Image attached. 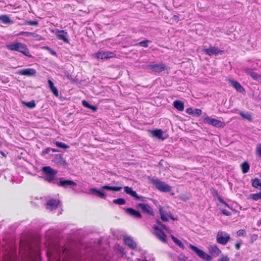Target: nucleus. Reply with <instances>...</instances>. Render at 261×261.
Masks as SVG:
<instances>
[{
	"label": "nucleus",
	"instance_id": "f257e3e1",
	"mask_svg": "<svg viewBox=\"0 0 261 261\" xmlns=\"http://www.w3.org/2000/svg\"><path fill=\"white\" fill-rule=\"evenodd\" d=\"M7 48L11 51H17L23 54L24 55L31 57V55L27 45L21 42H14L6 45Z\"/></svg>",
	"mask_w": 261,
	"mask_h": 261
},
{
	"label": "nucleus",
	"instance_id": "f03ea898",
	"mask_svg": "<svg viewBox=\"0 0 261 261\" xmlns=\"http://www.w3.org/2000/svg\"><path fill=\"white\" fill-rule=\"evenodd\" d=\"M42 171L45 175V180L48 182H51L55 179V176L58 173L57 170L53 169L50 166L43 167Z\"/></svg>",
	"mask_w": 261,
	"mask_h": 261
},
{
	"label": "nucleus",
	"instance_id": "7ed1b4c3",
	"mask_svg": "<svg viewBox=\"0 0 261 261\" xmlns=\"http://www.w3.org/2000/svg\"><path fill=\"white\" fill-rule=\"evenodd\" d=\"M152 183L155 186L156 189L161 192H170L172 189L170 186L158 179L153 180Z\"/></svg>",
	"mask_w": 261,
	"mask_h": 261
},
{
	"label": "nucleus",
	"instance_id": "20e7f679",
	"mask_svg": "<svg viewBox=\"0 0 261 261\" xmlns=\"http://www.w3.org/2000/svg\"><path fill=\"white\" fill-rule=\"evenodd\" d=\"M189 248L192 250L200 258L209 261L211 259L212 257L209 254H207L206 252L203 251V250L199 249L196 246L193 245L192 244H190L189 246Z\"/></svg>",
	"mask_w": 261,
	"mask_h": 261
},
{
	"label": "nucleus",
	"instance_id": "39448f33",
	"mask_svg": "<svg viewBox=\"0 0 261 261\" xmlns=\"http://www.w3.org/2000/svg\"><path fill=\"white\" fill-rule=\"evenodd\" d=\"M216 239L218 243L225 245L229 241L230 238L229 234L226 232L219 231L217 234Z\"/></svg>",
	"mask_w": 261,
	"mask_h": 261
},
{
	"label": "nucleus",
	"instance_id": "423d86ee",
	"mask_svg": "<svg viewBox=\"0 0 261 261\" xmlns=\"http://www.w3.org/2000/svg\"><path fill=\"white\" fill-rule=\"evenodd\" d=\"M204 121L206 123L218 128H222L225 125L224 123L220 120L211 118L208 116L205 117Z\"/></svg>",
	"mask_w": 261,
	"mask_h": 261
},
{
	"label": "nucleus",
	"instance_id": "0eeeda50",
	"mask_svg": "<svg viewBox=\"0 0 261 261\" xmlns=\"http://www.w3.org/2000/svg\"><path fill=\"white\" fill-rule=\"evenodd\" d=\"M115 54L112 52L98 51L95 54V56L98 59H107L114 57Z\"/></svg>",
	"mask_w": 261,
	"mask_h": 261
},
{
	"label": "nucleus",
	"instance_id": "6e6552de",
	"mask_svg": "<svg viewBox=\"0 0 261 261\" xmlns=\"http://www.w3.org/2000/svg\"><path fill=\"white\" fill-rule=\"evenodd\" d=\"M147 67L153 72L160 73L166 69V65L163 63L158 64H149Z\"/></svg>",
	"mask_w": 261,
	"mask_h": 261
},
{
	"label": "nucleus",
	"instance_id": "1a4fd4ad",
	"mask_svg": "<svg viewBox=\"0 0 261 261\" xmlns=\"http://www.w3.org/2000/svg\"><path fill=\"white\" fill-rule=\"evenodd\" d=\"M20 75H25L27 76H35L36 74V71L33 68H27L20 70L18 71Z\"/></svg>",
	"mask_w": 261,
	"mask_h": 261
},
{
	"label": "nucleus",
	"instance_id": "9d476101",
	"mask_svg": "<svg viewBox=\"0 0 261 261\" xmlns=\"http://www.w3.org/2000/svg\"><path fill=\"white\" fill-rule=\"evenodd\" d=\"M203 51L209 56L217 55L223 52L222 50L214 46H210L207 48L204 49Z\"/></svg>",
	"mask_w": 261,
	"mask_h": 261
},
{
	"label": "nucleus",
	"instance_id": "9b49d317",
	"mask_svg": "<svg viewBox=\"0 0 261 261\" xmlns=\"http://www.w3.org/2000/svg\"><path fill=\"white\" fill-rule=\"evenodd\" d=\"M228 81L230 83L231 85L237 91L240 93H244L245 92V89L237 81L232 79H228Z\"/></svg>",
	"mask_w": 261,
	"mask_h": 261
},
{
	"label": "nucleus",
	"instance_id": "f8f14e48",
	"mask_svg": "<svg viewBox=\"0 0 261 261\" xmlns=\"http://www.w3.org/2000/svg\"><path fill=\"white\" fill-rule=\"evenodd\" d=\"M138 206L140 207L144 213H147L151 216L154 215L151 207L148 204L141 203L138 204Z\"/></svg>",
	"mask_w": 261,
	"mask_h": 261
},
{
	"label": "nucleus",
	"instance_id": "ddd939ff",
	"mask_svg": "<svg viewBox=\"0 0 261 261\" xmlns=\"http://www.w3.org/2000/svg\"><path fill=\"white\" fill-rule=\"evenodd\" d=\"M53 161L59 165L66 166L67 165L66 161L60 154H56L53 160Z\"/></svg>",
	"mask_w": 261,
	"mask_h": 261
},
{
	"label": "nucleus",
	"instance_id": "4468645a",
	"mask_svg": "<svg viewBox=\"0 0 261 261\" xmlns=\"http://www.w3.org/2000/svg\"><path fill=\"white\" fill-rule=\"evenodd\" d=\"M56 35L59 39L62 40L66 43L69 42L67 33L65 30H57Z\"/></svg>",
	"mask_w": 261,
	"mask_h": 261
},
{
	"label": "nucleus",
	"instance_id": "2eb2a0df",
	"mask_svg": "<svg viewBox=\"0 0 261 261\" xmlns=\"http://www.w3.org/2000/svg\"><path fill=\"white\" fill-rule=\"evenodd\" d=\"M169 211H166L164 207L160 206L159 207V213L161 215V219L165 222H168L169 219L167 217L169 215Z\"/></svg>",
	"mask_w": 261,
	"mask_h": 261
},
{
	"label": "nucleus",
	"instance_id": "dca6fc26",
	"mask_svg": "<svg viewBox=\"0 0 261 261\" xmlns=\"http://www.w3.org/2000/svg\"><path fill=\"white\" fill-rule=\"evenodd\" d=\"M59 201L55 199H51L48 201L46 205V208L51 211L55 210L59 203Z\"/></svg>",
	"mask_w": 261,
	"mask_h": 261
},
{
	"label": "nucleus",
	"instance_id": "f3484780",
	"mask_svg": "<svg viewBox=\"0 0 261 261\" xmlns=\"http://www.w3.org/2000/svg\"><path fill=\"white\" fill-rule=\"evenodd\" d=\"M59 180V182L58 184L59 186L66 187L67 186H76L77 185L76 183L70 180H63L62 178H60Z\"/></svg>",
	"mask_w": 261,
	"mask_h": 261
},
{
	"label": "nucleus",
	"instance_id": "a211bd4d",
	"mask_svg": "<svg viewBox=\"0 0 261 261\" xmlns=\"http://www.w3.org/2000/svg\"><path fill=\"white\" fill-rule=\"evenodd\" d=\"M124 241L125 244L132 249H135L137 247L136 243L130 237H125L124 239Z\"/></svg>",
	"mask_w": 261,
	"mask_h": 261
},
{
	"label": "nucleus",
	"instance_id": "6ab92c4d",
	"mask_svg": "<svg viewBox=\"0 0 261 261\" xmlns=\"http://www.w3.org/2000/svg\"><path fill=\"white\" fill-rule=\"evenodd\" d=\"M154 233L156 238L162 242L164 243L167 242V236L162 230L158 231H155Z\"/></svg>",
	"mask_w": 261,
	"mask_h": 261
},
{
	"label": "nucleus",
	"instance_id": "aec40b11",
	"mask_svg": "<svg viewBox=\"0 0 261 261\" xmlns=\"http://www.w3.org/2000/svg\"><path fill=\"white\" fill-rule=\"evenodd\" d=\"M124 191L126 193L131 195L132 197L135 198L136 199H139L140 197L137 195V193L133 190L130 187L126 186L124 187Z\"/></svg>",
	"mask_w": 261,
	"mask_h": 261
},
{
	"label": "nucleus",
	"instance_id": "412c9836",
	"mask_svg": "<svg viewBox=\"0 0 261 261\" xmlns=\"http://www.w3.org/2000/svg\"><path fill=\"white\" fill-rule=\"evenodd\" d=\"M126 212L130 216L137 218H141L142 217L141 214L138 211H136L135 210L132 208H127L126 210Z\"/></svg>",
	"mask_w": 261,
	"mask_h": 261
},
{
	"label": "nucleus",
	"instance_id": "4be33fe9",
	"mask_svg": "<svg viewBox=\"0 0 261 261\" xmlns=\"http://www.w3.org/2000/svg\"><path fill=\"white\" fill-rule=\"evenodd\" d=\"M246 73L250 75L254 80L259 82L261 81V76L256 72H253L251 69H247Z\"/></svg>",
	"mask_w": 261,
	"mask_h": 261
},
{
	"label": "nucleus",
	"instance_id": "5701e85b",
	"mask_svg": "<svg viewBox=\"0 0 261 261\" xmlns=\"http://www.w3.org/2000/svg\"><path fill=\"white\" fill-rule=\"evenodd\" d=\"M48 261H60L59 258H57L58 253H54L51 251L47 252Z\"/></svg>",
	"mask_w": 261,
	"mask_h": 261
},
{
	"label": "nucleus",
	"instance_id": "b1692460",
	"mask_svg": "<svg viewBox=\"0 0 261 261\" xmlns=\"http://www.w3.org/2000/svg\"><path fill=\"white\" fill-rule=\"evenodd\" d=\"M211 254L214 256H218L221 252V250L216 246H212L209 248Z\"/></svg>",
	"mask_w": 261,
	"mask_h": 261
},
{
	"label": "nucleus",
	"instance_id": "393cba45",
	"mask_svg": "<svg viewBox=\"0 0 261 261\" xmlns=\"http://www.w3.org/2000/svg\"><path fill=\"white\" fill-rule=\"evenodd\" d=\"M174 107L178 111H182L184 109V105L182 102L180 100H176L173 102Z\"/></svg>",
	"mask_w": 261,
	"mask_h": 261
},
{
	"label": "nucleus",
	"instance_id": "a878e982",
	"mask_svg": "<svg viewBox=\"0 0 261 261\" xmlns=\"http://www.w3.org/2000/svg\"><path fill=\"white\" fill-rule=\"evenodd\" d=\"M90 191L92 193L96 194L100 198L105 199L106 197V194L104 192L99 191L96 188H91Z\"/></svg>",
	"mask_w": 261,
	"mask_h": 261
},
{
	"label": "nucleus",
	"instance_id": "bb28decb",
	"mask_svg": "<svg viewBox=\"0 0 261 261\" xmlns=\"http://www.w3.org/2000/svg\"><path fill=\"white\" fill-rule=\"evenodd\" d=\"M151 134L153 137L158 139H162L163 131L161 129H155L151 131Z\"/></svg>",
	"mask_w": 261,
	"mask_h": 261
},
{
	"label": "nucleus",
	"instance_id": "cd10ccee",
	"mask_svg": "<svg viewBox=\"0 0 261 261\" xmlns=\"http://www.w3.org/2000/svg\"><path fill=\"white\" fill-rule=\"evenodd\" d=\"M101 188L103 190H111L114 191H119L122 189L121 187H112L109 186H103Z\"/></svg>",
	"mask_w": 261,
	"mask_h": 261
},
{
	"label": "nucleus",
	"instance_id": "c85d7f7f",
	"mask_svg": "<svg viewBox=\"0 0 261 261\" xmlns=\"http://www.w3.org/2000/svg\"><path fill=\"white\" fill-rule=\"evenodd\" d=\"M241 169L243 173H247L250 168V165L247 162H243L241 165Z\"/></svg>",
	"mask_w": 261,
	"mask_h": 261
},
{
	"label": "nucleus",
	"instance_id": "c756f323",
	"mask_svg": "<svg viewBox=\"0 0 261 261\" xmlns=\"http://www.w3.org/2000/svg\"><path fill=\"white\" fill-rule=\"evenodd\" d=\"M0 20L5 24H9L12 23V20L10 19L9 17L7 15H3L0 16Z\"/></svg>",
	"mask_w": 261,
	"mask_h": 261
},
{
	"label": "nucleus",
	"instance_id": "7c9ffc66",
	"mask_svg": "<svg viewBox=\"0 0 261 261\" xmlns=\"http://www.w3.org/2000/svg\"><path fill=\"white\" fill-rule=\"evenodd\" d=\"M252 186L254 188H255L257 189H260L261 188L260 180L257 178H255L254 179H252Z\"/></svg>",
	"mask_w": 261,
	"mask_h": 261
},
{
	"label": "nucleus",
	"instance_id": "2f4dec72",
	"mask_svg": "<svg viewBox=\"0 0 261 261\" xmlns=\"http://www.w3.org/2000/svg\"><path fill=\"white\" fill-rule=\"evenodd\" d=\"M171 238L172 240V241L174 242V243L178 246L180 248L184 249V246L182 242L179 240L178 239H177L176 237H175L173 235H171Z\"/></svg>",
	"mask_w": 261,
	"mask_h": 261
},
{
	"label": "nucleus",
	"instance_id": "473e14b6",
	"mask_svg": "<svg viewBox=\"0 0 261 261\" xmlns=\"http://www.w3.org/2000/svg\"><path fill=\"white\" fill-rule=\"evenodd\" d=\"M23 104L29 108L32 109L35 107L36 103L34 100L29 102H23Z\"/></svg>",
	"mask_w": 261,
	"mask_h": 261
},
{
	"label": "nucleus",
	"instance_id": "72a5a7b5",
	"mask_svg": "<svg viewBox=\"0 0 261 261\" xmlns=\"http://www.w3.org/2000/svg\"><path fill=\"white\" fill-rule=\"evenodd\" d=\"M240 114L244 119H247L249 121L252 120V116L249 113H244V112H241Z\"/></svg>",
	"mask_w": 261,
	"mask_h": 261
},
{
	"label": "nucleus",
	"instance_id": "f704fd0d",
	"mask_svg": "<svg viewBox=\"0 0 261 261\" xmlns=\"http://www.w3.org/2000/svg\"><path fill=\"white\" fill-rule=\"evenodd\" d=\"M113 202L119 205H123L125 203V200L123 198H118L114 199Z\"/></svg>",
	"mask_w": 261,
	"mask_h": 261
},
{
	"label": "nucleus",
	"instance_id": "c9c22d12",
	"mask_svg": "<svg viewBox=\"0 0 261 261\" xmlns=\"http://www.w3.org/2000/svg\"><path fill=\"white\" fill-rule=\"evenodd\" d=\"M251 198L255 201L261 199V191L258 193L252 194L251 195Z\"/></svg>",
	"mask_w": 261,
	"mask_h": 261
},
{
	"label": "nucleus",
	"instance_id": "e433bc0d",
	"mask_svg": "<svg viewBox=\"0 0 261 261\" xmlns=\"http://www.w3.org/2000/svg\"><path fill=\"white\" fill-rule=\"evenodd\" d=\"M55 144L57 147H58L59 148H64V149H67V148H69L68 145L65 144V143L61 142H56L55 143Z\"/></svg>",
	"mask_w": 261,
	"mask_h": 261
},
{
	"label": "nucleus",
	"instance_id": "4c0bfd02",
	"mask_svg": "<svg viewBox=\"0 0 261 261\" xmlns=\"http://www.w3.org/2000/svg\"><path fill=\"white\" fill-rule=\"evenodd\" d=\"M24 25H31L37 26L38 25V21L37 20L34 21H25L23 23Z\"/></svg>",
	"mask_w": 261,
	"mask_h": 261
},
{
	"label": "nucleus",
	"instance_id": "58836bf2",
	"mask_svg": "<svg viewBox=\"0 0 261 261\" xmlns=\"http://www.w3.org/2000/svg\"><path fill=\"white\" fill-rule=\"evenodd\" d=\"M31 36L35 38L37 40H41L43 39V37L41 36L34 33H31Z\"/></svg>",
	"mask_w": 261,
	"mask_h": 261
},
{
	"label": "nucleus",
	"instance_id": "ea45409f",
	"mask_svg": "<svg viewBox=\"0 0 261 261\" xmlns=\"http://www.w3.org/2000/svg\"><path fill=\"white\" fill-rule=\"evenodd\" d=\"M256 154L258 156L261 157V144L257 145L256 148Z\"/></svg>",
	"mask_w": 261,
	"mask_h": 261
},
{
	"label": "nucleus",
	"instance_id": "a19ab883",
	"mask_svg": "<svg viewBox=\"0 0 261 261\" xmlns=\"http://www.w3.org/2000/svg\"><path fill=\"white\" fill-rule=\"evenodd\" d=\"M179 198L184 201H188V200L190 199V197L186 194H182V195H180L179 196Z\"/></svg>",
	"mask_w": 261,
	"mask_h": 261
},
{
	"label": "nucleus",
	"instance_id": "79ce46f5",
	"mask_svg": "<svg viewBox=\"0 0 261 261\" xmlns=\"http://www.w3.org/2000/svg\"><path fill=\"white\" fill-rule=\"evenodd\" d=\"M202 113V111L200 109H196L194 110L193 116H199Z\"/></svg>",
	"mask_w": 261,
	"mask_h": 261
},
{
	"label": "nucleus",
	"instance_id": "37998d69",
	"mask_svg": "<svg viewBox=\"0 0 261 261\" xmlns=\"http://www.w3.org/2000/svg\"><path fill=\"white\" fill-rule=\"evenodd\" d=\"M150 42L149 40H144L140 42L138 44L140 45L141 46H143L145 47H147L148 46V43Z\"/></svg>",
	"mask_w": 261,
	"mask_h": 261
},
{
	"label": "nucleus",
	"instance_id": "c03bdc74",
	"mask_svg": "<svg viewBox=\"0 0 261 261\" xmlns=\"http://www.w3.org/2000/svg\"><path fill=\"white\" fill-rule=\"evenodd\" d=\"M237 234L238 236L240 237L245 236L246 233L245 230L240 229L237 232Z\"/></svg>",
	"mask_w": 261,
	"mask_h": 261
},
{
	"label": "nucleus",
	"instance_id": "a18cd8bd",
	"mask_svg": "<svg viewBox=\"0 0 261 261\" xmlns=\"http://www.w3.org/2000/svg\"><path fill=\"white\" fill-rule=\"evenodd\" d=\"M31 32H20L18 34H17V36L19 35H25L26 36L29 37L31 36Z\"/></svg>",
	"mask_w": 261,
	"mask_h": 261
},
{
	"label": "nucleus",
	"instance_id": "49530a36",
	"mask_svg": "<svg viewBox=\"0 0 261 261\" xmlns=\"http://www.w3.org/2000/svg\"><path fill=\"white\" fill-rule=\"evenodd\" d=\"M218 261H229V258L227 255H222Z\"/></svg>",
	"mask_w": 261,
	"mask_h": 261
},
{
	"label": "nucleus",
	"instance_id": "de8ad7c7",
	"mask_svg": "<svg viewBox=\"0 0 261 261\" xmlns=\"http://www.w3.org/2000/svg\"><path fill=\"white\" fill-rule=\"evenodd\" d=\"M51 91L56 96L58 97L59 96L58 90L55 87L51 89Z\"/></svg>",
	"mask_w": 261,
	"mask_h": 261
},
{
	"label": "nucleus",
	"instance_id": "09e8293b",
	"mask_svg": "<svg viewBox=\"0 0 261 261\" xmlns=\"http://www.w3.org/2000/svg\"><path fill=\"white\" fill-rule=\"evenodd\" d=\"M212 193L213 196L215 197H217V199L218 198V197H220V196L219 195L217 191H216V190L213 189Z\"/></svg>",
	"mask_w": 261,
	"mask_h": 261
},
{
	"label": "nucleus",
	"instance_id": "8fccbe9b",
	"mask_svg": "<svg viewBox=\"0 0 261 261\" xmlns=\"http://www.w3.org/2000/svg\"><path fill=\"white\" fill-rule=\"evenodd\" d=\"M221 213L223 215H224L225 216H230V215H231V213L229 211H227L226 210H221Z\"/></svg>",
	"mask_w": 261,
	"mask_h": 261
},
{
	"label": "nucleus",
	"instance_id": "3c124183",
	"mask_svg": "<svg viewBox=\"0 0 261 261\" xmlns=\"http://www.w3.org/2000/svg\"><path fill=\"white\" fill-rule=\"evenodd\" d=\"M82 105L86 108H90L91 105L86 100H84L82 101Z\"/></svg>",
	"mask_w": 261,
	"mask_h": 261
},
{
	"label": "nucleus",
	"instance_id": "603ef678",
	"mask_svg": "<svg viewBox=\"0 0 261 261\" xmlns=\"http://www.w3.org/2000/svg\"><path fill=\"white\" fill-rule=\"evenodd\" d=\"M186 112H187L188 114L193 115V114H194V110L192 109V108H189L187 109V110H186Z\"/></svg>",
	"mask_w": 261,
	"mask_h": 261
},
{
	"label": "nucleus",
	"instance_id": "864d4df0",
	"mask_svg": "<svg viewBox=\"0 0 261 261\" xmlns=\"http://www.w3.org/2000/svg\"><path fill=\"white\" fill-rule=\"evenodd\" d=\"M161 226L167 232H171V230L169 228H168L165 225L162 224Z\"/></svg>",
	"mask_w": 261,
	"mask_h": 261
},
{
	"label": "nucleus",
	"instance_id": "5fc2aeb1",
	"mask_svg": "<svg viewBox=\"0 0 261 261\" xmlns=\"http://www.w3.org/2000/svg\"><path fill=\"white\" fill-rule=\"evenodd\" d=\"M48 83L49 87L50 89V90L55 87L54 83L51 80H48Z\"/></svg>",
	"mask_w": 261,
	"mask_h": 261
},
{
	"label": "nucleus",
	"instance_id": "6e6d98bb",
	"mask_svg": "<svg viewBox=\"0 0 261 261\" xmlns=\"http://www.w3.org/2000/svg\"><path fill=\"white\" fill-rule=\"evenodd\" d=\"M50 150H51V148H46L45 149L44 151H43V153H44V154H47V153H48L50 152Z\"/></svg>",
	"mask_w": 261,
	"mask_h": 261
},
{
	"label": "nucleus",
	"instance_id": "4d7b16f0",
	"mask_svg": "<svg viewBox=\"0 0 261 261\" xmlns=\"http://www.w3.org/2000/svg\"><path fill=\"white\" fill-rule=\"evenodd\" d=\"M168 216L173 220H175V218L173 217V216L172 215L171 212H169Z\"/></svg>",
	"mask_w": 261,
	"mask_h": 261
},
{
	"label": "nucleus",
	"instance_id": "13d9d810",
	"mask_svg": "<svg viewBox=\"0 0 261 261\" xmlns=\"http://www.w3.org/2000/svg\"><path fill=\"white\" fill-rule=\"evenodd\" d=\"M241 244L239 243H236L235 245L236 248L239 250L240 248Z\"/></svg>",
	"mask_w": 261,
	"mask_h": 261
},
{
	"label": "nucleus",
	"instance_id": "bf43d9fd",
	"mask_svg": "<svg viewBox=\"0 0 261 261\" xmlns=\"http://www.w3.org/2000/svg\"><path fill=\"white\" fill-rule=\"evenodd\" d=\"M90 109L92 110L93 111H95L97 110V108L96 107L91 105Z\"/></svg>",
	"mask_w": 261,
	"mask_h": 261
},
{
	"label": "nucleus",
	"instance_id": "052dcab7",
	"mask_svg": "<svg viewBox=\"0 0 261 261\" xmlns=\"http://www.w3.org/2000/svg\"><path fill=\"white\" fill-rule=\"evenodd\" d=\"M153 228L155 230V231H160L161 230V229H160L159 228L158 226H153Z\"/></svg>",
	"mask_w": 261,
	"mask_h": 261
},
{
	"label": "nucleus",
	"instance_id": "680f3d73",
	"mask_svg": "<svg viewBox=\"0 0 261 261\" xmlns=\"http://www.w3.org/2000/svg\"><path fill=\"white\" fill-rule=\"evenodd\" d=\"M218 200L221 203H222V204L225 203V201L220 197H218Z\"/></svg>",
	"mask_w": 261,
	"mask_h": 261
},
{
	"label": "nucleus",
	"instance_id": "e2e57ef3",
	"mask_svg": "<svg viewBox=\"0 0 261 261\" xmlns=\"http://www.w3.org/2000/svg\"><path fill=\"white\" fill-rule=\"evenodd\" d=\"M257 235L256 234H254L253 235L252 237V240L253 241V240H255L257 239Z\"/></svg>",
	"mask_w": 261,
	"mask_h": 261
},
{
	"label": "nucleus",
	"instance_id": "0e129e2a",
	"mask_svg": "<svg viewBox=\"0 0 261 261\" xmlns=\"http://www.w3.org/2000/svg\"><path fill=\"white\" fill-rule=\"evenodd\" d=\"M173 17H174V18L175 19V20H177V21L178 20V16L174 15Z\"/></svg>",
	"mask_w": 261,
	"mask_h": 261
},
{
	"label": "nucleus",
	"instance_id": "69168bd1",
	"mask_svg": "<svg viewBox=\"0 0 261 261\" xmlns=\"http://www.w3.org/2000/svg\"><path fill=\"white\" fill-rule=\"evenodd\" d=\"M156 222L159 225H161L163 223L159 220H156Z\"/></svg>",
	"mask_w": 261,
	"mask_h": 261
},
{
	"label": "nucleus",
	"instance_id": "338daca9",
	"mask_svg": "<svg viewBox=\"0 0 261 261\" xmlns=\"http://www.w3.org/2000/svg\"><path fill=\"white\" fill-rule=\"evenodd\" d=\"M258 226H259L261 225V218L258 220L257 223Z\"/></svg>",
	"mask_w": 261,
	"mask_h": 261
},
{
	"label": "nucleus",
	"instance_id": "774afa93",
	"mask_svg": "<svg viewBox=\"0 0 261 261\" xmlns=\"http://www.w3.org/2000/svg\"><path fill=\"white\" fill-rule=\"evenodd\" d=\"M162 162H163L162 160L160 161V162L159 163V166H162Z\"/></svg>",
	"mask_w": 261,
	"mask_h": 261
}]
</instances>
